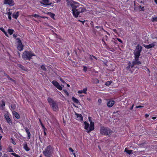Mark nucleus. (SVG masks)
I'll list each match as a JSON object with an SVG mask.
<instances>
[{"label": "nucleus", "mask_w": 157, "mask_h": 157, "mask_svg": "<svg viewBox=\"0 0 157 157\" xmlns=\"http://www.w3.org/2000/svg\"><path fill=\"white\" fill-rule=\"evenodd\" d=\"M67 3L72 8L73 14L75 17H77L80 13L84 12L86 10L82 5L76 2L69 1Z\"/></svg>", "instance_id": "1"}, {"label": "nucleus", "mask_w": 157, "mask_h": 157, "mask_svg": "<svg viewBox=\"0 0 157 157\" xmlns=\"http://www.w3.org/2000/svg\"><path fill=\"white\" fill-rule=\"evenodd\" d=\"M100 133L101 135L108 136L110 137L113 133V131L109 128L101 126L100 129Z\"/></svg>", "instance_id": "2"}, {"label": "nucleus", "mask_w": 157, "mask_h": 157, "mask_svg": "<svg viewBox=\"0 0 157 157\" xmlns=\"http://www.w3.org/2000/svg\"><path fill=\"white\" fill-rule=\"evenodd\" d=\"M90 118V117H89ZM89 121H90V124L87 123L86 121H84V129L86 130V132L87 133H90L91 131H93L94 129V122L90 121L89 119Z\"/></svg>", "instance_id": "3"}, {"label": "nucleus", "mask_w": 157, "mask_h": 157, "mask_svg": "<svg viewBox=\"0 0 157 157\" xmlns=\"http://www.w3.org/2000/svg\"><path fill=\"white\" fill-rule=\"evenodd\" d=\"M47 100L49 105L54 111H56L59 110L58 106L56 101H54L51 98H48Z\"/></svg>", "instance_id": "4"}, {"label": "nucleus", "mask_w": 157, "mask_h": 157, "mask_svg": "<svg viewBox=\"0 0 157 157\" xmlns=\"http://www.w3.org/2000/svg\"><path fill=\"white\" fill-rule=\"evenodd\" d=\"M36 55L32 51H25L22 54V58L25 60H29L32 58L33 56H35Z\"/></svg>", "instance_id": "5"}, {"label": "nucleus", "mask_w": 157, "mask_h": 157, "mask_svg": "<svg viewBox=\"0 0 157 157\" xmlns=\"http://www.w3.org/2000/svg\"><path fill=\"white\" fill-rule=\"evenodd\" d=\"M142 47L139 44H138L136 47L133 54L134 56H140L141 52L142 51Z\"/></svg>", "instance_id": "6"}, {"label": "nucleus", "mask_w": 157, "mask_h": 157, "mask_svg": "<svg viewBox=\"0 0 157 157\" xmlns=\"http://www.w3.org/2000/svg\"><path fill=\"white\" fill-rule=\"evenodd\" d=\"M52 150V147L51 145L48 146L43 151L44 155L46 156H49L51 154V151Z\"/></svg>", "instance_id": "7"}, {"label": "nucleus", "mask_w": 157, "mask_h": 157, "mask_svg": "<svg viewBox=\"0 0 157 157\" xmlns=\"http://www.w3.org/2000/svg\"><path fill=\"white\" fill-rule=\"evenodd\" d=\"M134 60L132 62V65L131 66V68L134 67L135 65H140L141 64V61L139 60V58L140 56H134Z\"/></svg>", "instance_id": "8"}, {"label": "nucleus", "mask_w": 157, "mask_h": 157, "mask_svg": "<svg viewBox=\"0 0 157 157\" xmlns=\"http://www.w3.org/2000/svg\"><path fill=\"white\" fill-rule=\"evenodd\" d=\"M18 44L17 45V48L18 50L19 51H22L23 49L24 46L22 44L21 40L19 39H17Z\"/></svg>", "instance_id": "9"}, {"label": "nucleus", "mask_w": 157, "mask_h": 157, "mask_svg": "<svg viewBox=\"0 0 157 157\" xmlns=\"http://www.w3.org/2000/svg\"><path fill=\"white\" fill-rule=\"evenodd\" d=\"M52 83L53 85L56 87L57 88L60 90H61L62 89V87L59 84L56 80H53L52 82Z\"/></svg>", "instance_id": "10"}, {"label": "nucleus", "mask_w": 157, "mask_h": 157, "mask_svg": "<svg viewBox=\"0 0 157 157\" xmlns=\"http://www.w3.org/2000/svg\"><path fill=\"white\" fill-rule=\"evenodd\" d=\"M4 117L7 123H8L10 125H12V122L10 117L9 114L8 113H6L4 115Z\"/></svg>", "instance_id": "11"}, {"label": "nucleus", "mask_w": 157, "mask_h": 157, "mask_svg": "<svg viewBox=\"0 0 157 157\" xmlns=\"http://www.w3.org/2000/svg\"><path fill=\"white\" fill-rule=\"evenodd\" d=\"M4 3L5 4L11 6L14 5V2L13 0H4Z\"/></svg>", "instance_id": "12"}, {"label": "nucleus", "mask_w": 157, "mask_h": 157, "mask_svg": "<svg viewBox=\"0 0 157 157\" xmlns=\"http://www.w3.org/2000/svg\"><path fill=\"white\" fill-rule=\"evenodd\" d=\"M49 0H42V1L40 2V3L42 4L43 6H49L52 4V3H49Z\"/></svg>", "instance_id": "13"}, {"label": "nucleus", "mask_w": 157, "mask_h": 157, "mask_svg": "<svg viewBox=\"0 0 157 157\" xmlns=\"http://www.w3.org/2000/svg\"><path fill=\"white\" fill-rule=\"evenodd\" d=\"M75 114L76 116V119L77 120L80 121H83V117L81 114H79L76 113H75Z\"/></svg>", "instance_id": "14"}, {"label": "nucleus", "mask_w": 157, "mask_h": 157, "mask_svg": "<svg viewBox=\"0 0 157 157\" xmlns=\"http://www.w3.org/2000/svg\"><path fill=\"white\" fill-rule=\"evenodd\" d=\"M155 42H154L149 44V45H146L145 44H143V46L144 47L147 49H149L155 46Z\"/></svg>", "instance_id": "15"}, {"label": "nucleus", "mask_w": 157, "mask_h": 157, "mask_svg": "<svg viewBox=\"0 0 157 157\" xmlns=\"http://www.w3.org/2000/svg\"><path fill=\"white\" fill-rule=\"evenodd\" d=\"M115 102L113 100H109L107 103V106L109 107H112L114 105Z\"/></svg>", "instance_id": "16"}, {"label": "nucleus", "mask_w": 157, "mask_h": 157, "mask_svg": "<svg viewBox=\"0 0 157 157\" xmlns=\"http://www.w3.org/2000/svg\"><path fill=\"white\" fill-rule=\"evenodd\" d=\"M24 149L26 151H28L30 150V148L28 146L27 143L25 142L23 145Z\"/></svg>", "instance_id": "17"}, {"label": "nucleus", "mask_w": 157, "mask_h": 157, "mask_svg": "<svg viewBox=\"0 0 157 157\" xmlns=\"http://www.w3.org/2000/svg\"><path fill=\"white\" fill-rule=\"evenodd\" d=\"M13 117H14L18 119L20 118V116L19 114L16 112L14 111L13 112Z\"/></svg>", "instance_id": "18"}, {"label": "nucleus", "mask_w": 157, "mask_h": 157, "mask_svg": "<svg viewBox=\"0 0 157 157\" xmlns=\"http://www.w3.org/2000/svg\"><path fill=\"white\" fill-rule=\"evenodd\" d=\"M5 105L6 104L5 101L3 100H2L1 101V103H0V108L2 109H3Z\"/></svg>", "instance_id": "19"}, {"label": "nucleus", "mask_w": 157, "mask_h": 157, "mask_svg": "<svg viewBox=\"0 0 157 157\" xmlns=\"http://www.w3.org/2000/svg\"><path fill=\"white\" fill-rule=\"evenodd\" d=\"M87 90V88H86L83 89L82 90H79L78 91V94H86V92Z\"/></svg>", "instance_id": "20"}, {"label": "nucleus", "mask_w": 157, "mask_h": 157, "mask_svg": "<svg viewBox=\"0 0 157 157\" xmlns=\"http://www.w3.org/2000/svg\"><path fill=\"white\" fill-rule=\"evenodd\" d=\"M19 15V12L17 11L16 13H13L12 15V17L13 18L17 19V18L18 17Z\"/></svg>", "instance_id": "21"}, {"label": "nucleus", "mask_w": 157, "mask_h": 157, "mask_svg": "<svg viewBox=\"0 0 157 157\" xmlns=\"http://www.w3.org/2000/svg\"><path fill=\"white\" fill-rule=\"evenodd\" d=\"M17 66L18 67L20 68L21 70L24 71H26V69L25 67H24L21 64H18Z\"/></svg>", "instance_id": "22"}, {"label": "nucleus", "mask_w": 157, "mask_h": 157, "mask_svg": "<svg viewBox=\"0 0 157 157\" xmlns=\"http://www.w3.org/2000/svg\"><path fill=\"white\" fill-rule=\"evenodd\" d=\"M72 100L76 104H78L79 102L78 100L74 97H72Z\"/></svg>", "instance_id": "23"}, {"label": "nucleus", "mask_w": 157, "mask_h": 157, "mask_svg": "<svg viewBox=\"0 0 157 157\" xmlns=\"http://www.w3.org/2000/svg\"><path fill=\"white\" fill-rule=\"evenodd\" d=\"M7 150L8 152H13V147L11 146H9L7 149Z\"/></svg>", "instance_id": "24"}, {"label": "nucleus", "mask_w": 157, "mask_h": 157, "mask_svg": "<svg viewBox=\"0 0 157 157\" xmlns=\"http://www.w3.org/2000/svg\"><path fill=\"white\" fill-rule=\"evenodd\" d=\"M151 21L152 22H157V17H152L151 18Z\"/></svg>", "instance_id": "25"}, {"label": "nucleus", "mask_w": 157, "mask_h": 157, "mask_svg": "<svg viewBox=\"0 0 157 157\" xmlns=\"http://www.w3.org/2000/svg\"><path fill=\"white\" fill-rule=\"evenodd\" d=\"M8 32L10 35H12L13 33L14 30L13 29H8Z\"/></svg>", "instance_id": "26"}, {"label": "nucleus", "mask_w": 157, "mask_h": 157, "mask_svg": "<svg viewBox=\"0 0 157 157\" xmlns=\"http://www.w3.org/2000/svg\"><path fill=\"white\" fill-rule=\"evenodd\" d=\"M113 81L110 80V81H108L107 82H106L105 83V85L107 86H109V85H110L112 82H113Z\"/></svg>", "instance_id": "27"}, {"label": "nucleus", "mask_w": 157, "mask_h": 157, "mask_svg": "<svg viewBox=\"0 0 157 157\" xmlns=\"http://www.w3.org/2000/svg\"><path fill=\"white\" fill-rule=\"evenodd\" d=\"M126 148H125V149L124 151H125L127 153L129 154V155H130L132 154V150H126Z\"/></svg>", "instance_id": "28"}, {"label": "nucleus", "mask_w": 157, "mask_h": 157, "mask_svg": "<svg viewBox=\"0 0 157 157\" xmlns=\"http://www.w3.org/2000/svg\"><path fill=\"white\" fill-rule=\"evenodd\" d=\"M132 64L131 65V63L130 62H129L128 63V66L126 67V68L127 70H128L130 69V67H131V66Z\"/></svg>", "instance_id": "29"}, {"label": "nucleus", "mask_w": 157, "mask_h": 157, "mask_svg": "<svg viewBox=\"0 0 157 157\" xmlns=\"http://www.w3.org/2000/svg\"><path fill=\"white\" fill-rule=\"evenodd\" d=\"M40 124L42 127V128H43V130H46V128H45V127H44V126L43 125V124L41 122V120H40Z\"/></svg>", "instance_id": "30"}, {"label": "nucleus", "mask_w": 157, "mask_h": 157, "mask_svg": "<svg viewBox=\"0 0 157 157\" xmlns=\"http://www.w3.org/2000/svg\"><path fill=\"white\" fill-rule=\"evenodd\" d=\"M49 13V15H50V17L54 19V17H55V15L54 14V13Z\"/></svg>", "instance_id": "31"}, {"label": "nucleus", "mask_w": 157, "mask_h": 157, "mask_svg": "<svg viewBox=\"0 0 157 157\" xmlns=\"http://www.w3.org/2000/svg\"><path fill=\"white\" fill-rule=\"evenodd\" d=\"M41 68L44 71H46V68H45V66L44 65H42L41 66Z\"/></svg>", "instance_id": "32"}, {"label": "nucleus", "mask_w": 157, "mask_h": 157, "mask_svg": "<svg viewBox=\"0 0 157 157\" xmlns=\"http://www.w3.org/2000/svg\"><path fill=\"white\" fill-rule=\"evenodd\" d=\"M63 90L64 93L67 95V96H68L69 95V94L68 91L66 90Z\"/></svg>", "instance_id": "33"}, {"label": "nucleus", "mask_w": 157, "mask_h": 157, "mask_svg": "<svg viewBox=\"0 0 157 157\" xmlns=\"http://www.w3.org/2000/svg\"><path fill=\"white\" fill-rule=\"evenodd\" d=\"M24 129H25V131L27 133V134L28 133L30 132L28 128H27V127L25 128H24Z\"/></svg>", "instance_id": "34"}, {"label": "nucleus", "mask_w": 157, "mask_h": 157, "mask_svg": "<svg viewBox=\"0 0 157 157\" xmlns=\"http://www.w3.org/2000/svg\"><path fill=\"white\" fill-rule=\"evenodd\" d=\"M83 70L85 72H86L87 71V67L86 66H84Z\"/></svg>", "instance_id": "35"}, {"label": "nucleus", "mask_w": 157, "mask_h": 157, "mask_svg": "<svg viewBox=\"0 0 157 157\" xmlns=\"http://www.w3.org/2000/svg\"><path fill=\"white\" fill-rule=\"evenodd\" d=\"M144 6H140V10L142 11L144 10Z\"/></svg>", "instance_id": "36"}, {"label": "nucleus", "mask_w": 157, "mask_h": 157, "mask_svg": "<svg viewBox=\"0 0 157 157\" xmlns=\"http://www.w3.org/2000/svg\"><path fill=\"white\" fill-rule=\"evenodd\" d=\"M27 139H30V136H31V134L30 133V132L27 133Z\"/></svg>", "instance_id": "37"}, {"label": "nucleus", "mask_w": 157, "mask_h": 157, "mask_svg": "<svg viewBox=\"0 0 157 157\" xmlns=\"http://www.w3.org/2000/svg\"><path fill=\"white\" fill-rule=\"evenodd\" d=\"M11 142L14 144V145H16V143L15 142V141L13 139L11 138Z\"/></svg>", "instance_id": "38"}, {"label": "nucleus", "mask_w": 157, "mask_h": 157, "mask_svg": "<svg viewBox=\"0 0 157 157\" xmlns=\"http://www.w3.org/2000/svg\"><path fill=\"white\" fill-rule=\"evenodd\" d=\"M11 107L13 109H14L16 108V106L15 105H12Z\"/></svg>", "instance_id": "39"}, {"label": "nucleus", "mask_w": 157, "mask_h": 157, "mask_svg": "<svg viewBox=\"0 0 157 157\" xmlns=\"http://www.w3.org/2000/svg\"><path fill=\"white\" fill-rule=\"evenodd\" d=\"M59 80L60 81L63 83H65V81L61 78H59Z\"/></svg>", "instance_id": "40"}, {"label": "nucleus", "mask_w": 157, "mask_h": 157, "mask_svg": "<svg viewBox=\"0 0 157 157\" xmlns=\"http://www.w3.org/2000/svg\"><path fill=\"white\" fill-rule=\"evenodd\" d=\"M0 30H1L3 33L6 31L4 29L3 27H0Z\"/></svg>", "instance_id": "41"}, {"label": "nucleus", "mask_w": 157, "mask_h": 157, "mask_svg": "<svg viewBox=\"0 0 157 157\" xmlns=\"http://www.w3.org/2000/svg\"><path fill=\"white\" fill-rule=\"evenodd\" d=\"M32 16L36 18L38 17H39V15L36 14H35L33 15Z\"/></svg>", "instance_id": "42"}, {"label": "nucleus", "mask_w": 157, "mask_h": 157, "mask_svg": "<svg viewBox=\"0 0 157 157\" xmlns=\"http://www.w3.org/2000/svg\"><path fill=\"white\" fill-rule=\"evenodd\" d=\"M116 39L117 40H118L119 42H120V43H121V44L123 43V41L121 39H120L119 38H117Z\"/></svg>", "instance_id": "43"}, {"label": "nucleus", "mask_w": 157, "mask_h": 157, "mask_svg": "<svg viewBox=\"0 0 157 157\" xmlns=\"http://www.w3.org/2000/svg\"><path fill=\"white\" fill-rule=\"evenodd\" d=\"M102 43L104 45H106L105 42L104 41V40H103V39L102 40Z\"/></svg>", "instance_id": "44"}, {"label": "nucleus", "mask_w": 157, "mask_h": 157, "mask_svg": "<svg viewBox=\"0 0 157 157\" xmlns=\"http://www.w3.org/2000/svg\"><path fill=\"white\" fill-rule=\"evenodd\" d=\"M69 150L70 151L72 152H73L74 151V150L71 147H69Z\"/></svg>", "instance_id": "45"}, {"label": "nucleus", "mask_w": 157, "mask_h": 157, "mask_svg": "<svg viewBox=\"0 0 157 157\" xmlns=\"http://www.w3.org/2000/svg\"><path fill=\"white\" fill-rule=\"evenodd\" d=\"M112 30L113 32L116 33H117V31L116 29H112Z\"/></svg>", "instance_id": "46"}, {"label": "nucleus", "mask_w": 157, "mask_h": 157, "mask_svg": "<svg viewBox=\"0 0 157 157\" xmlns=\"http://www.w3.org/2000/svg\"><path fill=\"white\" fill-rule=\"evenodd\" d=\"M47 131V129L45 130H43V132H44V135L45 136L46 135V132Z\"/></svg>", "instance_id": "47"}, {"label": "nucleus", "mask_w": 157, "mask_h": 157, "mask_svg": "<svg viewBox=\"0 0 157 157\" xmlns=\"http://www.w3.org/2000/svg\"><path fill=\"white\" fill-rule=\"evenodd\" d=\"M4 33L6 36L7 37H8V35L6 31H5Z\"/></svg>", "instance_id": "48"}, {"label": "nucleus", "mask_w": 157, "mask_h": 157, "mask_svg": "<svg viewBox=\"0 0 157 157\" xmlns=\"http://www.w3.org/2000/svg\"><path fill=\"white\" fill-rule=\"evenodd\" d=\"M4 33L6 36L7 37H8V35L6 31H5Z\"/></svg>", "instance_id": "49"}, {"label": "nucleus", "mask_w": 157, "mask_h": 157, "mask_svg": "<svg viewBox=\"0 0 157 157\" xmlns=\"http://www.w3.org/2000/svg\"><path fill=\"white\" fill-rule=\"evenodd\" d=\"M143 107V106H142L141 105H138V106H137L136 107L137 108H142V107Z\"/></svg>", "instance_id": "50"}, {"label": "nucleus", "mask_w": 157, "mask_h": 157, "mask_svg": "<svg viewBox=\"0 0 157 157\" xmlns=\"http://www.w3.org/2000/svg\"><path fill=\"white\" fill-rule=\"evenodd\" d=\"M98 102L100 103H101L102 102L101 99L100 98L98 100Z\"/></svg>", "instance_id": "51"}, {"label": "nucleus", "mask_w": 157, "mask_h": 157, "mask_svg": "<svg viewBox=\"0 0 157 157\" xmlns=\"http://www.w3.org/2000/svg\"><path fill=\"white\" fill-rule=\"evenodd\" d=\"M11 14L12 13L10 12H9L8 13V16H11Z\"/></svg>", "instance_id": "52"}, {"label": "nucleus", "mask_w": 157, "mask_h": 157, "mask_svg": "<svg viewBox=\"0 0 157 157\" xmlns=\"http://www.w3.org/2000/svg\"><path fill=\"white\" fill-rule=\"evenodd\" d=\"M89 56H90V57H89V58L91 60H93V59L92 58V55L91 56V55H90V54H89Z\"/></svg>", "instance_id": "53"}, {"label": "nucleus", "mask_w": 157, "mask_h": 157, "mask_svg": "<svg viewBox=\"0 0 157 157\" xmlns=\"http://www.w3.org/2000/svg\"><path fill=\"white\" fill-rule=\"evenodd\" d=\"M149 116V115L147 114H145V118H147V117H148Z\"/></svg>", "instance_id": "54"}, {"label": "nucleus", "mask_w": 157, "mask_h": 157, "mask_svg": "<svg viewBox=\"0 0 157 157\" xmlns=\"http://www.w3.org/2000/svg\"><path fill=\"white\" fill-rule=\"evenodd\" d=\"M8 18L10 20H11V16H8Z\"/></svg>", "instance_id": "55"}, {"label": "nucleus", "mask_w": 157, "mask_h": 157, "mask_svg": "<svg viewBox=\"0 0 157 157\" xmlns=\"http://www.w3.org/2000/svg\"><path fill=\"white\" fill-rule=\"evenodd\" d=\"M2 157H8V155H7V154H4V155Z\"/></svg>", "instance_id": "56"}, {"label": "nucleus", "mask_w": 157, "mask_h": 157, "mask_svg": "<svg viewBox=\"0 0 157 157\" xmlns=\"http://www.w3.org/2000/svg\"><path fill=\"white\" fill-rule=\"evenodd\" d=\"M8 79L9 80H10L11 81L12 80V78H11L10 76H8Z\"/></svg>", "instance_id": "57"}, {"label": "nucleus", "mask_w": 157, "mask_h": 157, "mask_svg": "<svg viewBox=\"0 0 157 157\" xmlns=\"http://www.w3.org/2000/svg\"><path fill=\"white\" fill-rule=\"evenodd\" d=\"M78 21H80V22H82L83 24H84V22H85V20H84V21H80V20H79Z\"/></svg>", "instance_id": "58"}, {"label": "nucleus", "mask_w": 157, "mask_h": 157, "mask_svg": "<svg viewBox=\"0 0 157 157\" xmlns=\"http://www.w3.org/2000/svg\"><path fill=\"white\" fill-rule=\"evenodd\" d=\"M2 138V136L1 134H0V143H1V140Z\"/></svg>", "instance_id": "59"}, {"label": "nucleus", "mask_w": 157, "mask_h": 157, "mask_svg": "<svg viewBox=\"0 0 157 157\" xmlns=\"http://www.w3.org/2000/svg\"><path fill=\"white\" fill-rule=\"evenodd\" d=\"M156 117H152V119H153V120H155V119H156Z\"/></svg>", "instance_id": "60"}, {"label": "nucleus", "mask_w": 157, "mask_h": 157, "mask_svg": "<svg viewBox=\"0 0 157 157\" xmlns=\"http://www.w3.org/2000/svg\"><path fill=\"white\" fill-rule=\"evenodd\" d=\"M140 3L144 4V0L143 1H141Z\"/></svg>", "instance_id": "61"}, {"label": "nucleus", "mask_w": 157, "mask_h": 157, "mask_svg": "<svg viewBox=\"0 0 157 157\" xmlns=\"http://www.w3.org/2000/svg\"><path fill=\"white\" fill-rule=\"evenodd\" d=\"M96 83H99V80H98V79H96Z\"/></svg>", "instance_id": "62"}, {"label": "nucleus", "mask_w": 157, "mask_h": 157, "mask_svg": "<svg viewBox=\"0 0 157 157\" xmlns=\"http://www.w3.org/2000/svg\"><path fill=\"white\" fill-rule=\"evenodd\" d=\"M95 28H96L97 29H98V28H100V26H95Z\"/></svg>", "instance_id": "63"}, {"label": "nucleus", "mask_w": 157, "mask_h": 157, "mask_svg": "<svg viewBox=\"0 0 157 157\" xmlns=\"http://www.w3.org/2000/svg\"><path fill=\"white\" fill-rule=\"evenodd\" d=\"M147 71L148 73L149 74L150 73V71L148 68H147Z\"/></svg>", "instance_id": "64"}]
</instances>
